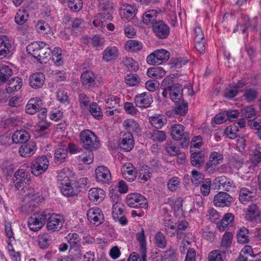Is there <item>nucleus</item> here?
Wrapping results in <instances>:
<instances>
[{
	"mask_svg": "<svg viewBox=\"0 0 261 261\" xmlns=\"http://www.w3.org/2000/svg\"><path fill=\"white\" fill-rule=\"evenodd\" d=\"M30 174L28 172L23 169L17 170L13 177V184L16 190L21 189V193L24 194L23 201L25 202L22 206V211L25 213H31L34 208L37 207L44 200L43 196L39 193L36 192L33 188L28 187H23L24 182L30 180Z\"/></svg>",
	"mask_w": 261,
	"mask_h": 261,
	"instance_id": "f257e3e1",
	"label": "nucleus"
},
{
	"mask_svg": "<svg viewBox=\"0 0 261 261\" xmlns=\"http://www.w3.org/2000/svg\"><path fill=\"white\" fill-rule=\"evenodd\" d=\"M80 139L84 148L87 150H97L100 146L98 137L89 129L82 131L80 134Z\"/></svg>",
	"mask_w": 261,
	"mask_h": 261,
	"instance_id": "f03ea898",
	"label": "nucleus"
},
{
	"mask_svg": "<svg viewBox=\"0 0 261 261\" xmlns=\"http://www.w3.org/2000/svg\"><path fill=\"white\" fill-rule=\"evenodd\" d=\"M48 210L35 213L28 220V225L29 229L34 231H38L45 224L47 220Z\"/></svg>",
	"mask_w": 261,
	"mask_h": 261,
	"instance_id": "7ed1b4c3",
	"label": "nucleus"
},
{
	"mask_svg": "<svg viewBox=\"0 0 261 261\" xmlns=\"http://www.w3.org/2000/svg\"><path fill=\"white\" fill-rule=\"evenodd\" d=\"M185 127L179 124H174L171 128V136L175 141L182 140V148L187 147L190 142L189 133L185 129Z\"/></svg>",
	"mask_w": 261,
	"mask_h": 261,
	"instance_id": "20e7f679",
	"label": "nucleus"
},
{
	"mask_svg": "<svg viewBox=\"0 0 261 261\" xmlns=\"http://www.w3.org/2000/svg\"><path fill=\"white\" fill-rule=\"evenodd\" d=\"M126 203L130 207L147 209L148 201L146 197L138 193L128 194L126 197Z\"/></svg>",
	"mask_w": 261,
	"mask_h": 261,
	"instance_id": "39448f33",
	"label": "nucleus"
},
{
	"mask_svg": "<svg viewBox=\"0 0 261 261\" xmlns=\"http://www.w3.org/2000/svg\"><path fill=\"white\" fill-rule=\"evenodd\" d=\"M49 161L45 155H41L35 159L31 166V172L38 176L45 172L48 169Z\"/></svg>",
	"mask_w": 261,
	"mask_h": 261,
	"instance_id": "423d86ee",
	"label": "nucleus"
},
{
	"mask_svg": "<svg viewBox=\"0 0 261 261\" xmlns=\"http://www.w3.org/2000/svg\"><path fill=\"white\" fill-rule=\"evenodd\" d=\"M169 57L170 54L168 51L163 49H158L148 56L146 61L151 65H159L166 62Z\"/></svg>",
	"mask_w": 261,
	"mask_h": 261,
	"instance_id": "0eeeda50",
	"label": "nucleus"
},
{
	"mask_svg": "<svg viewBox=\"0 0 261 261\" xmlns=\"http://www.w3.org/2000/svg\"><path fill=\"white\" fill-rule=\"evenodd\" d=\"M152 30L155 36L160 39L167 38L170 33L169 26L162 20L155 21L153 22Z\"/></svg>",
	"mask_w": 261,
	"mask_h": 261,
	"instance_id": "6e6552de",
	"label": "nucleus"
},
{
	"mask_svg": "<svg viewBox=\"0 0 261 261\" xmlns=\"http://www.w3.org/2000/svg\"><path fill=\"white\" fill-rule=\"evenodd\" d=\"M14 50L13 41L5 35L0 36V59L11 55Z\"/></svg>",
	"mask_w": 261,
	"mask_h": 261,
	"instance_id": "1a4fd4ad",
	"label": "nucleus"
},
{
	"mask_svg": "<svg viewBox=\"0 0 261 261\" xmlns=\"http://www.w3.org/2000/svg\"><path fill=\"white\" fill-rule=\"evenodd\" d=\"M46 222L47 230L51 232L60 230L63 226L60 216L51 214L48 210Z\"/></svg>",
	"mask_w": 261,
	"mask_h": 261,
	"instance_id": "9d476101",
	"label": "nucleus"
},
{
	"mask_svg": "<svg viewBox=\"0 0 261 261\" xmlns=\"http://www.w3.org/2000/svg\"><path fill=\"white\" fill-rule=\"evenodd\" d=\"M120 136L118 143L119 147L126 152L131 151L134 147V140L133 134L121 132Z\"/></svg>",
	"mask_w": 261,
	"mask_h": 261,
	"instance_id": "9b49d317",
	"label": "nucleus"
},
{
	"mask_svg": "<svg viewBox=\"0 0 261 261\" xmlns=\"http://www.w3.org/2000/svg\"><path fill=\"white\" fill-rule=\"evenodd\" d=\"M136 106L142 109L149 107L153 102L152 95L149 92H144L137 94L134 98Z\"/></svg>",
	"mask_w": 261,
	"mask_h": 261,
	"instance_id": "f8f14e48",
	"label": "nucleus"
},
{
	"mask_svg": "<svg viewBox=\"0 0 261 261\" xmlns=\"http://www.w3.org/2000/svg\"><path fill=\"white\" fill-rule=\"evenodd\" d=\"M233 202V198L227 193L219 192L214 198L213 202L217 207L230 206Z\"/></svg>",
	"mask_w": 261,
	"mask_h": 261,
	"instance_id": "ddd939ff",
	"label": "nucleus"
},
{
	"mask_svg": "<svg viewBox=\"0 0 261 261\" xmlns=\"http://www.w3.org/2000/svg\"><path fill=\"white\" fill-rule=\"evenodd\" d=\"M213 183L216 189H222L229 191L231 189L235 187L233 181L225 176H221L215 178Z\"/></svg>",
	"mask_w": 261,
	"mask_h": 261,
	"instance_id": "4468645a",
	"label": "nucleus"
},
{
	"mask_svg": "<svg viewBox=\"0 0 261 261\" xmlns=\"http://www.w3.org/2000/svg\"><path fill=\"white\" fill-rule=\"evenodd\" d=\"M96 79L95 74L89 70L83 72L81 75L82 85L87 89H90L96 86Z\"/></svg>",
	"mask_w": 261,
	"mask_h": 261,
	"instance_id": "2eb2a0df",
	"label": "nucleus"
},
{
	"mask_svg": "<svg viewBox=\"0 0 261 261\" xmlns=\"http://www.w3.org/2000/svg\"><path fill=\"white\" fill-rule=\"evenodd\" d=\"M58 180L61 182V191L63 195L70 197L77 195V191L74 190L73 187L71 186L68 177H63L62 175H59Z\"/></svg>",
	"mask_w": 261,
	"mask_h": 261,
	"instance_id": "dca6fc26",
	"label": "nucleus"
},
{
	"mask_svg": "<svg viewBox=\"0 0 261 261\" xmlns=\"http://www.w3.org/2000/svg\"><path fill=\"white\" fill-rule=\"evenodd\" d=\"M87 216L90 223L93 224H100L104 220V215L101 210L98 207L89 210L87 213Z\"/></svg>",
	"mask_w": 261,
	"mask_h": 261,
	"instance_id": "f3484780",
	"label": "nucleus"
},
{
	"mask_svg": "<svg viewBox=\"0 0 261 261\" xmlns=\"http://www.w3.org/2000/svg\"><path fill=\"white\" fill-rule=\"evenodd\" d=\"M223 161L222 155L217 152H212L210 156V160L205 165V169L209 172H213L215 170L216 166L222 163Z\"/></svg>",
	"mask_w": 261,
	"mask_h": 261,
	"instance_id": "a211bd4d",
	"label": "nucleus"
},
{
	"mask_svg": "<svg viewBox=\"0 0 261 261\" xmlns=\"http://www.w3.org/2000/svg\"><path fill=\"white\" fill-rule=\"evenodd\" d=\"M37 149L36 143L33 141H27L20 146L19 149L20 155L23 158H28L33 155Z\"/></svg>",
	"mask_w": 261,
	"mask_h": 261,
	"instance_id": "6ab92c4d",
	"label": "nucleus"
},
{
	"mask_svg": "<svg viewBox=\"0 0 261 261\" xmlns=\"http://www.w3.org/2000/svg\"><path fill=\"white\" fill-rule=\"evenodd\" d=\"M168 92L170 99L174 102H179L184 99L182 97L183 89L181 85L178 83H174L172 87H169Z\"/></svg>",
	"mask_w": 261,
	"mask_h": 261,
	"instance_id": "aec40b11",
	"label": "nucleus"
},
{
	"mask_svg": "<svg viewBox=\"0 0 261 261\" xmlns=\"http://www.w3.org/2000/svg\"><path fill=\"white\" fill-rule=\"evenodd\" d=\"M41 107H42V102L39 98H32L28 102L25 110L27 114L33 115L39 112Z\"/></svg>",
	"mask_w": 261,
	"mask_h": 261,
	"instance_id": "412c9836",
	"label": "nucleus"
},
{
	"mask_svg": "<svg viewBox=\"0 0 261 261\" xmlns=\"http://www.w3.org/2000/svg\"><path fill=\"white\" fill-rule=\"evenodd\" d=\"M95 176L99 182L108 183L111 178L109 169L105 166H98L95 170Z\"/></svg>",
	"mask_w": 261,
	"mask_h": 261,
	"instance_id": "4be33fe9",
	"label": "nucleus"
},
{
	"mask_svg": "<svg viewBox=\"0 0 261 261\" xmlns=\"http://www.w3.org/2000/svg\"><path fill=\"white\" fill-rule=\"evenodd\" d=\"M118 56L119 50L114 46H108L102 53V59L106 62L114 61Z\"/></svg>",
	"mask_w": 261,
	"mask_h": 261,
	"instance_id": "5701e85b",
	"label": "nucleus"
},
{
	"mask_svg": "<svg viewBox=\"0 0 261 261\" xmlns=\"http://www.w3.org/2000/svg\"><path fill=\"white\" fill-rule=\"evenodd\" d=\"M105 192L100 188H91L88 191L90 200L93 202L100 203L105 198Z\"/></svg>",
	"mask_w": 261,
	"mask_h": 261,
	"instance_id": "b1692460",
	"label": "nucleus"
},
{
	"mask_svg": "<svg viewBox=\"0 0 261 261\" xmlns=\"http://www.w3.org/2000/svg\"><path fill=\"white\" fill-rule=\"evenodd\" d=\"M137 241L140 243V252L142 257V261H147L146 260V239L143 228H142L141 232L136 234Z\"/></svg>",
	"mask_w": 261,
	"mask_h": 261,
	"instance_id": "393cba45",
	"label": "nucleus"
},
{
	"mask_svg": "<svg viewBox=\"0 0 261 261\" xmlns=\"http://www.w3.org/2000/svg\"><path fill=\"white\" fill-rule=\"evenodd\" d=\"M22 84V79L18 76L11 78L7 84L6 90L8 93H11L13 92L19 90Z\"/></svg>",
	"mask_w": 261,
	"mask_h": 261,
	"instance_id": "a878e982",
	"label": "nucleus"
},
{
	"mask_svg": "<svg viewBox=\"0 0 261 261\" xmlns=\"http://www.w3.org/2000/svg\"><path fill=\"white\" fill-rule=\"evenodd\" d=\"M45 81V76L41 72L35 73L30 77V85L33 88H41Z\"/></svg>",
	"mask_w": 261,
	"mask_h": 261,
	"instance_id": "bb28decb",
	"label": "nucleus"
},
{
	"mask_svg": "<svg viewBox=\"0 0 261 261\" xmlns=\"http://www.w3.org/2000/svg\"><path fill=\"white\" fill-rule=\"evenodd\" d=\"M123 126L127 130V133H133L139 134L141 132V127L138 123L132 119H126L124 121Z\"/></svg>",
	"mask_w": 261,
	"mask_h": 261,
	"instance_id": "cd10ccee",
	"label": "nucleus"
},
{
	"mask_svg": "<svg viewBox=\"0 0 261 261\" xmlns=\"http://www.w3.org/2000/svg\"><path fill=\"white\" fill-rule=\"evenodd\" d=\"M46 43L43 41H34L30 43L27 46V51L28 54L31 55L34 59L38 55L39 51L43 47H45Z\"/></svg>",
	"mask_w": 261,
	"mask_h": 261,
	"instance_id": "c85d7f7f",
	"label": "nucleus"
},
{
	"mask_svg": "<svg viewBox=\"0 0 261 261\" xmlns=\"http://www.w3.org/2000/svg\"><path fill=\"white\" fill-rule=\"evenodd\" d=\"M193 151V150L191 149L190 161L192 165L198 168L202 166L204 162V155L203 153L200 151Z\"/></svg>",
	"mask_w": 261,
	"mask_h": 261,
	"instance_id": "c756f323",
	"label": "nucleus"
},
{
	"mask_svg": "<svg viewBox=\"0 0 261 261\" xmlns=\"http://www.w3.org/2000/svg\"><path fill=\"white\" fill-rule=\"evenodd\" d=\"M28 132L24 130H16L12 136V141L16 144L22 143L28 141L30 139Z\"/></svg>",
	"mask_w": 261,
	"mask_h": 261,
	"instance_id": "7c9ffc66",
	"label": "nucleus"
},
{
	"mask_svg": "<svg viewBox=\"0 0 261 261\" xmlns=\"http://www.w3.org/2000/svg\"><path fill=\"white\" fill-rule=\"evenodd\" d=\"M51 50L49 45L45 43V47H43L38 55L36 56V59L39 63H42L43 62H46L45 60L49 57Z\"/></svg>",
	"mask_w": 261,
	"mask_h": 261,
	"instance_id": "2f4dec72",
	"label": "nucleus"
},
{
	"mask_svg": "<svg viewBox=\"0 0 261 261\" xmlns=\"http://www.w3.org/2000/svg\"><path fill=\"white\" fill-rule=\"evenodd\" d=\"M255 196L253 192L250 191L246 188L241 189L239 193V200L243 204H246L247 202L250 201Z\"/></svg>",
	"mask_w": 261,
	"mask_h": 261,
	"instance_id": "473e14b6",
	"label": "nucleus"
},
{
	"mask_svg": "<svg viewBox=\"0 0 261 261\" xmlns=\"http://www.w3.org/2000/svg\"><path fill=\"white\" fill-rule=\"evenodd\" d=\"M233 220V215L231 213H227L224 216L220 222L217 224V227L220 231H223Z\"/></svg>",
	"mask_w": 261,
	"mask_h": 261,
	"instance_id": "72a5a7b5",
	"label": "nucleus"
},
{
	"mask_svg": "<svg viewBox=\"0 0 261 261\" xmlns=\"http://www.w3.org/2000/svg\"><path fill=\"white\" fill-rule=\"evenodd\" d=\"M12 74V70L9 66H0V86L4 84Z\"/></svg>",
	"mask_w": 261,
	"mask_h": 261,
	"instance_id": "f704fd0d",
	"label": "nucleus"
},
{
	"mask_svg": "<svg viewBox=\"0 0 261 261\" xmlns=\"http://www.w3.org/2000/svg\"><path fill=\"white\" fill-rule=\"evenodd\" d=\"M237 237L238 242L239 244H247L250 241L249 230L245 227H242L238 230Z\"/></svg>",
	"mask_w": 261,
	"mask_h": 261,
	"instance_id": "c9c22d12",
	"label": "nucleus"
},
{
	"mask_svg": "<svg viewBox=\"0 0 261 261\" xmlns=\"http://www.w3.org/2000/svg\"><path fill=\"white\" fill-rule=\"evenodd\" d=\"M147 74L151 78L161 79L165 75V71L161 67H153L148 69Z\"/></svg>",
	"mask_w": 261,
	"mask_h": 261,
	"instance_id": "e433bc0d",
	"label": "nucleus"
},
{
	"mask_svg": "<svg viewBox=\"0 0 261 261\" xmlns=\"http://www.w3.org/2000/svg\"><path fill=\"white\" fill-rule=\"evenodd\" d=\"M175 103L173 113L174 115L184 116L186 115L188 111V103L184 99Z\"/></svg>",
	"mask_w": 261,
	"mask_h": 261,
	"instance_id": "4c0bfd02",
	"label": "nucleus"
},
{
	"mask_svg": "<svg viewBox=\"0 0 261 261\" xmlns=\"http://www.w3.org/2000/svg\"><path fill=\"white\" fill-rule=\"evenodd\" d=\"M67 148H60L56 149L54 153L55 162L59 164L64 162L67 156Z\"/></svg>",
	"mask_w": 261,
	"mask_h": 261,
	"instance_id": "58836bf2",
	"label": "nucleus"
},
{
	"mask_svg": "<svg viewBox=\"0 0 261 261\" xmlns=\"http://www.w3.org/2000/svg\"><path fill=\"white\" fill-rule=\"evenodd\" d=\"M29 17L28 11L23 9L19 10L15 16V21L18 25L24 24Z\"/></svg>",
	"mask_w": 261,
	"mask_h": 261,
	"instance_id": "ea45409f",
	"label": "nucleus"
},
{
	"mask_svg": "<svg viewBox=\"0 0 261 261\" xmlns=\"http://www.w3.org/2000/svg\"><path fill=\"white\" fill-rule=\"evenodd\" d=\"M142 43L135 40H129L125 42V49L129 52H137L142 48Z\"/></svg>",
	"mask_w": 261,
	"mask_h": 261,
	"instance_id": "a19ab883",
	"label": "nucleus"
},
{
	"mask_svg": "<svg viewBox=\"0 0 261 261\" xmlns=\"http://www.w3.org/2000/svg\"><path fill=\"white\" fill-rule=\"evenodd\" d=\"M158 15L157 11L155 10H150L145 12L142 16V21L144 23L148 24L151 23L153 25V22L156 20Z\"/></svg>",
	"mask_w": 261,
	"mask_h": 261,
	"instance_id": "79ce46f5",
	"label": "nucleus"
},
{
	"mask_svg": "<svg viewBox=\"0 0 261 261\" xmlns=\"http://www.w3.org/2000/svg\"><path fill=\"white\" fill-rule=\"evenodd\" d=\"M166 119L162 115H155L149 118V122L151 125L156 128H161L166 123Z\"/></svg>",
	"mask_w": 261,
	"mask_h": 261,
	"instance_id": "37998d69",
	"label": "nucleus"
},
{
	"mask_svg": "<svg viewBox=\"0 0 261 261\" xmlns=\"http://www.w3.org/2000/svg\"><path fill=\"white\" fill-rule=\"evenodd\" d=\"M259 209L257 204H251L247 208L245 218L247 220H252L259 215Z\"/></svg>",
	"mask_w": 261,
	"mask_h": 261,
	"instance_id": "c03bdc74",
	"label": "nucleus"
},
{
	"mask_svg": "<svg viewBox=\"0 0 261 261\" xmlns=\"http://www.w3.org/2000/svg\"><path fill=\"white\" fill-rule=\"evenodd\" d=\"M68 243L70 245L71 254H74L76 256H74V258H81L82 257V246L80 244V242H72L71 240H68Z\"/></svg>",
	"mask_w": 261,
	"mask_h": 261,
	"instance_id": "a18cd8bd",
	"label": "nucleus"
},
{
	"mask_svg": "<svg viewBox=\"0 0 261 261\" xmlns=\"http://www.w3.org/2000/svg\"><path fill=\"white\" fill-rule=\"evenodd\" d=\"M20 120L15 115L10 116L2 121L1 125L4 128H9L11 127L17 125Z\"/></svg>",
	"mask_w": 261,
	"mask_h": 261,
	"instance_id": "49530a36",
	"label": "nucleus"
},
{
	"mask_svg": "<svg viewBox=\"0 0 261 261\" xmlns=\"http://www.w3.org/2000/svg\"><path fill=\"white\" fill-rule=\"evenodd\" d=\"M165 149L170 156H175L179 154L180 149L179 147L171 141L166 143Z\"/></svg>",
	"mask_w": 261,
	"mask_h": 261,
	"instance_id": "de8ad7c7",
	"label": "nucleus"
},
{
	"mask_svg": "<svg viewBox=\"0 0 261 261\" xmlns=\"http://www.w3.org/2000/svg\"><path fill=\"white\" fill-rule=\"evenodd\" d=\"M89 111L95 119L97 120L102 119L103 115L101 109L97 103L93 102L90 104Z\"/></svg>",
	"mask_w": 261,
	"mask_h": 261,
	"instance_id": "09e8293b",
	"label": "nucleus"
},
{
	"mask_svg": "<svg viewBox=\"0 0 261 261\" xmlns=\"http://www.w3.org/2000/svg\"><path fill=\"white\" fill-rule=\"evenodd\" d=\"M155 243L156 246L160 249H164L167 242L164 233L161 231L158 232L155 235Z\"/></svg>",
	"mask_w": 261,
	"mask_h": 261,
	"instance_id": "8fccbe9b",
	"label": "nucleus"
},
{
	"mask_svg": "<svg viewBox=\"0 0 261 261\" xmlns=\"http://www.w3.org/2000/svg\"><path fill=\"white\" fill-rule=\"evenodd\" d=\"M120 100V98L117 96L109 95L106 99V107L110 109L117 108L119 106Z\"/></svg>",
	"mask_w": 261,
	"mask_h": 261,
	"instance_id": "3c124183",
	"label": "nucleus"
},
{
	"mask_svg": "<svg viewBox=\"0 0 261 261\" xmlns=\"http://www.w3.org/2000/svg\"><path fill=\"white\" fill-rule=\"evenodd\" d=\"M150 138L153 141L163 142L166 138V134L161 130L158 129L153 130L150 133Z\"/></svg>",
	"mask_w": 261,
	"mask_h": 261,
	"instance_id": "603ef678",
	"label": "nucleus"
},
{
	"mask_svg": "<svg viewBox=\"0 0 261 261\" xmlns=\"http://www.w3.org/2000/svg\"><path fill=\"white\" fill-rule=\"evenodd\" d=\"M176 257L175 250L172 247H170L167 250L163 252L162 261H174Z\"/></svg>",
	"mask_w": 261,
	"mask_h": 261,
	"instance_id": "864d4df0",
	"label": "nucleus"
},
{
	"mask_svg": "<svg viewBox=\"0 0 261 261\" xmlns=\"http://www.w3.org/2000/svg\"><path fill=\"white\" fill-rule=\"evenodd\" d=\"M137 10L134 7L130 5L126 6L124 10L123 19L129 21L135 17Z\"/></svg>",
	"mask_w": 261,
	"mask_h": 261,
	"instance_id": "5fc2aeb1",
	"label": "nucleus"
},
{
	"mask_svg": "<svg viewBox=\"0 0 261 261\" xmlns=\"http://www.w3.org/2000/svg\"><path fill=\"white\" fill-rule=\"evenodd\" d=\"M238 127L235 125H229L224 131L226 136L230 139H234L238 136Z\"/></svg>",
	"mask_w": 261,
	"mask_h": 261,
	"instance_id": "6e6d98bb",
	"label": "nucleus"
},
{
	"mask_svg": "<svg viewBox=\"0 0 261 261\" xmlns=\"http://www.w3.org/2000/svg\"><path fill=\"white\" fill-rule=\"evenodd\" d=\"M204 178L203 173L198 172L196 170H193L191 172V181L196 186L199 185L203 182L202 180Z\"/></svg>",
	"mask_w": 261,
	"mask_h": 261,
	"instance_id": "4d7b16f0",
	"label": "nucleus"
},
{
	"mask_svg": "<svg viewBox=\"0 0 261 261\" xmlns=\"http://www.w3.org/2000/svg\"><path fill=\"white\" fill-rule=\"evenodd\" d=\"M180 184V180L178 177H172L168 181V189L170 191L174 192L179 188Z\"/></svg>",
	"mask_w": 261,
	"mask_h": 261,
	"instance_id": "13d9d810",
	"label": "nucleus"
},
{
	"mask_svg": "<svg viewBox=\"0 0 261 261\" xmlns=\"http://www.w3.org/2000/svg\"><path fill=\"white\" fill-rule=\"evenodd\" d=\"M123 62L124 65L130 71H136L139 69V65L137 62L135 61L132 58L126 57L123 59Z\"/></svg>",
	"mask_w": 261,
	"mask_h": 261,
	"instance_id": "bf43d9fd",
	"label": "nucleus"
},
{
	"mask_svg": "<svg viewBox=\"0 0 261 261\" xmlns=\"http://www.w3.org/2000/svg\"><path fill=\"white\" fill-rule=\"evenodd\" d=\"M1 167L3 171L6 173L8 175H11L15 169L14 165L10 160L4 161L2 163Z\"/></svg>",
	"mask_w": 261,
	"mask_h": 261,
	"instance_id": "052dcab7",
	"label": "nucleus"
},
{
	"mask_svg": "<svg viewBox=\"0 0 261 261\" xmlns=\"http://www.w3.org/2000/svg\"><path fill=\"white\" fill-rule=\"evenodd\" d=\"M124 205L120 203H114L112 206V216L113 219L118 218V216L123 215Z\"/></svg>",
	"mask_w": 261,
	"mask_h": 261,
	"instance_id": "680f3d73",
	"label": "nucleus"
},
{
	"mask_svg": "<svg viewBox=\"0 0 261 261\" xmlns=\"http://www.w3.org/2000/svg\"><path fill=\"white\" fill-rule=\"evenodd\" d=\"M211 180L210 178L205 179L200 185V193L203 196L209 195L211 190Z\"/></svg>",
	"mask_w": 261,
	"mask_h": 261,
	"instance_id": "e2e57ef3",
	"label": "nucleus"
},
{
	"mask_svg": "<svg viewBox=\"0 0 261 261\" xmlns=\"http://www.w3.org/2000/svg\"><path fill=\"white\" fill-rule=\"evenodd\" d=\"M238 92L237 88L230 84L224 91V96L227 99H232L238 95Z\"/></svg>",
	"mask_w": 261,
	"mask_h": 261,
	"instance_id": "0e129e2a",
	"label": "nucleus"
},
{
	"mask_svg": "<svg viewBox=\"0 0 261 261\" xmlns=\"http://www.w3.org/2000/svg\"><path fill=\"white\" fill-rule=\"evenodd\" d=\"M140 82L139 76L136 74H127L125 78V83L130 86L137 85Z\"/></svg>",
	"mask_w": 261,
	"mask_h": 261,
	"instance_id": "69168bd1",
	"label": "nucleus"
},
{
	"mask_svg": "<svg viewBox=\"0 0 261 261\" xmlns=\"http://www.w3.org/2000/svg\"><path fill=\"white\" fill-rule=\"evenodd\" d=\"M68 7L72 10L77 12L83 8L82 0H68Z\"/></svg>",
	"mask_w": 261,
	"mask_h": 261,
	"instance_id": "338daca9",
	"label": "nucleus"
},
{
	"mask_svg": "<svg viewBox=\"0 0 261 261\" xmlns=\"http://www.w3.org/2000/svg\"><path fill=\"white\" fill-rule=\"evenodd\" d=\"M257 94V93L256 90L254 89H248L245 90L243 96L247 101L251 102L256 98Z\"/></svg>",
	"mask_w": 261,
	"mask_h": 261,
	"instance_id": "774afa93",
	"label": "nucleus"
}]
</instances>
